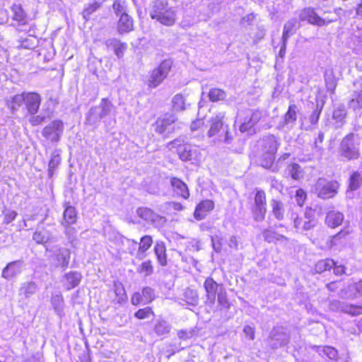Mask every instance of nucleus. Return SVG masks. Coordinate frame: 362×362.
<instances>
[{"mask_svg":"<svg viewBox=\"0 0 362 362\" xmlns=\"http://www.w3.org/2000/svg\"><path fill=\"white\" fill-rule=\"evenodd\" d=\"M101 4L98 1H94L84 8L82 15L86 21L94 20L95 13L100 8Z\"/></svg>","mask_w":362,"mask_h":362,"instance_id":"c85d7f7f","label":"nucleus"},{"mask_svg":"<svg viewBox=\"0 0 362 362\" xmlns=\"http://www.w3.org/2000/svg\"><path fill=\"white\" fill-rule=\"evenodd\" d=\"M173 66V62L170 59H165L153 69L148 76V86L155 88L160 85L167 78Z\"/></svg>","mask_w":362,"mask_h":362,"instance_id":"423d86ee","label":"nucleus"},{"mask_svg":"<svg viewBox=\"0 0 362 362\" xmlns=\"http://www.w3.org/2000/svg\"><path fill=\"white\" fill-rule=\"evenodd\" d=\"M33 239L37 244H45L46 243L49 238L45 236L42 231L36 230L33 235Z\"/></svg>","mask_w":362,"mask_h":362,"instance_id":"4d7b16f0","label":"nucleus"},{"mask_svg":"<svg viewBox=\"0 0 362 362\" xmlns=\"http://www.w3.org/2000/svg\"><path fill=\"white\" fill-rule=\"evenodd\" d=\"M290 176L295 180H299L302 177L303 170L299 164L293 163L287 166Z\"/></svg>","mask_w":362,"mask_h":362,"instance_id":"4c0bfd02","label":"nucleus"},{"mask_svg":"<svg viewBox=\"0 0 362 362\" xmlns=\"http://www.w3.org/2000/svg\"><path fill=\"white\" fill-rule=\"evenodd\" d=\"M208 98L211 103L222 101L226 98V92L220 88H212L208 93Z\"/></svg>","mask_w":362,"mask_h":362,"instance_id":"c756f323","label":"nucleus"},{"mask_svg":"<svg viewBox=\"0 0 362 362\" xmlns=\"http://www.w3.org/2000/svg\"><path fill=\"white\" fill-rule=\"evenodd\" d=\"M70 258L71 252L69 250L66 249L59 250L56 255L55 259L57 261V266L64 269L68 267Z\"/></svg>","mask_w":362,"mask_h":362,"instance_id":"bb28decb","label":"nucleus"},{"mask_svg":"<svg viewBox=\"0 0 362 362\" xmlns=\"http://www.w3.org/2000/svg\"><path fill=\"white\" fill-rule=\"evenodd\" d=\"M317 215L315 209L306 207L303 216H296L293 219L294 227L300 231L312 230L317 224Z\"/></svg>","mask_w":362,"mask_h":362,"instance_id":"9d476101","label":"nucleus"},{"mask_svg":"<svg viewBox=\"0 0 362 362\" xmlns=\"http://www.w3.org/2000/svg\"><path fill=\"white\" fill-rule=\"evenodd\" d=\"M215 208L214 202L211 199L201 200L195 206L193 216L197 221L205 218Z\"/></svg>","mask_w":362,"mask_h":362,"instance_id":"dca6fc26","label":"nucleus"},{"mask_svg":"<svg viewBox=\"0 0 362 362\" xmlns=\"http://www.w3.org/2000/svg\"><path fill=\"white\" fill-rule=\"evenodd\" d=\"M166 209L168 210H175L180 211L184 209L182 204L178 202H168L165 204Z\"/></svg>","mask_w":362,"mask_h":362,"instance_id":"13d9d810","label":"nucleus"},{"mask_svg":"<svg viewBox=\"0 0 362 362\" xmlns=\"http://www.w3.org/2000/svg\"><path fill=\"white\" fill-rule=\"evenodd\" d=\"M167 6V0H156L153 3V11L151 13V18L155 19L160 16V13Z\"/></svg>","mask_w":362,"mask_h":362,"instance_id":"c9c22d12","label":"nucleus"},{"mask_svg":"<svg viewBox=\"0 0 362 362\" xmlns=\"http://www.w3.org/2000/svg\"><path fill=\"white\" fill-rule=\"evenodd\" d=\"M173 108L177 111H182L185 109V99L181 93L176 94L172 100Z\"/></svg>","mask_w":362,"mask_h":362,"instance_id":"58836bf2","label":"nucleus"},{"mask_svg":"<svg viewBox=\"0 0 362 362\" xmlns=\"http://www.w3.org/2000/svg\"><path fill=\"white\" fill-rule=\"evenodd\" d=\"M82 275L80 272L73 271L66 273L63 276L62 284L66 291L76 288L81 283Z\"/></svg>","mask_w":362,"mask_h":362,"instance_id":"6ab92c4d","label":"nucleus"},{"mask_svg":"<svg viewBox=\"0 0 362 362\" xmlns=\"http://www.w3.org/2000/svg\"><path fill=\"white\" fill-rule=\"evenodd\" d=\"M154 267L151 260L143 262L137 268V272L145 276H149L153 273Z\"/></svg>","mask_w":362,"mask_h":362,"instance_id":"e433bc0d","label":"nucleus"},{"mask_svg":"<svg viewBox=\"0 0 362 362\" xmlns=\"http://www.w3.org/2000/svg\"><path fill=\"white\" fill-rule=\"evenodd\" d=\"M170 181L172 189L177 197L184 199H189L190 196L189 190L187 184L182 180L177 177H172Z\"/></svg>","mask_w":362,"mask_h":362,"instance_id":"f3484780","label":"nucleus"},{"mask_svg":"<svg viewBox=\"0 0 362 362\" xmlns=\"http://www.w3.org/2000/svg\"><path fill=\"white\" fill-rule=\"evenodd\" d=\"M203 286L205 291L204 304L206 305L212 307L217 300L218 310H229L230 308L231 303L221 284H218L212 277L209 276L204 280Z\"/></svg>","mask_w":362,"mask_h":362,"instance_id":"f03ea898","label":"nucleus"},{"mask_svg":"<svg viewBox=\"0 0 362 362\" xmlns=\"http://www.w3.org/2000/svg\"><path fill=\"white\" fill-rule=\"evenodd\" d=\"M354 134L350 132L345 135L339 144V155L345 160H357L361 156L359 149L354 144Z\"/></svg>","mask_w":362,"mask_h":362,"instance_id":"1a4fd4ad","label":"nucleus"},{"mask_svg":"<svg viewBox=\"0 0 362 362\" xmlns=\"http://www.w3.org/2000/svg\"><path fill=\"white\" fill-rule=\"evenodd\" d=\"M117 29L119 33L123 34L133 30V24H119Z\"/></svg>","mask_w":362,"mask_h":362,"instance_id":"0e129e2a","label":"nucleus"},{"mask_svg":"<svg viewBox=\"0 0 362 362\" xmlns=\"http://www.w3.org/2000/svg\"><path fill=\"white\" fill-rule=\"evenodd\" d=\"M339 282V281H333L329 282L326 284V288L329 291H332V292L335 291L338 288V283Z\"/></svg>","mask_w":362,"mask_h":362,"instance_id":"774afa93","label":"nucleus"},{"mask_svg":"<svg viewBox=\"0 0 362 362\" xmlns=\"http://www.w3.org/2000/svg\"><path fill=\"white\" fill-rule=\"evenodd\" d=\"M333 273L335 276H339L346 274V267L342 264H339L334 259V266L332 267Z\"/></svg>","mask_w":362,"mask_h":362,"instance_id":"5fc2aeb1","label":"nucleus"},{"mask_svg":"<svg viewBox=\"0 0 362 362\" xmlns=\"http://www.w3.org/2000/svg\"><path fill=\"white\" fill-rule=\"evenodd\" d=\"M45 117L41 115H35L30 118L29 122L32 126H37L45 122Z\"/></svg>","mask_w":362,"mask_h":362,"instance_id":"680f3d73","label":"nucleus"},{"mask_svg":"<svg viewBox=\"0 0 362 362\" xmlns=\"http://www.w3.org/2000/svg\"><path fill=\"white\" fill-rule=\"evenodd\" d=\"M206 136L214 144H230L234 140V136L230 124L227 122L224 114L211 117L209 121Z\"/></svg>","mask_w":362,"mask_h":362,"instance_id":"f257e3e1","label":"nucleus"},{"mask_svg":"<svg viewBox=\"0 0 362 362\" xmlns=\"http://www.w3.org/2000/svg\"><path fill=\"white\" fill-rule=\"evenodd\" d=\"M115 300L117 303H122L127 299V295L124 286L121 283L114 284V291Z\"/></svg>","mask_w":362,"mask_h":362,"instance_id":"2f4dec72","label":"nucleus"},{"mask_svg":"<svg viewBox=\"0 0 362 362\" xmlns=\"http://www.w3.org/2000/svg\"><path fill=\"white\" fill-rule=\"evenodd\" d=\"M153 330L155 333L161 336L169 332V329L166 322L163 320H158L154 325Z\"/></svg>","mask_w":362,"mask_h":362,"instance_id":"49530a36","label":"nucleus"},{"mask_svg":"<svg viewBox=\"0 0 362 362\" xmlns=\"http://www.w3.org/2000/svg\"><path fill=\"white\" fill-rule=\"evenodd\" d=\"M263 118V112L259 109L252 110L250 114L245 117L243 122L239 127V130L242 133H247L249 134H256V125Z\"/></svg>","mask_w":362,"mask_h":362,"instance_id":"9b49d317","label":"nucleus"},{"mask_svg":"<svg viewBox=\"0 0 362 362\" xmlns=\"http://www.w3.org/2000/svg\"><path fill=\"white\" fill-rule=\"evenodd\" d=\"M100 106L102 108L101 115L103 116L106 115L109 112L111 104L107 98H103L101 100Z\"/></svg>","mask_w":362,"mask_h":362,"instance_id":"052dcab7","label":"nucleus"},{"mask_svg":"<svg viewBox=\"0 0 362 362\" xmlns=\"http://www.w3.org/2000/svg\"><path fill=\"white\" fill-rule=\"evenodd\" d=\"M21 271V262L16 260L11 262L3 269L1 276L6 279H11L18 274Z\"/></svg>","mask_w":362,"mask_h":362,"instance_id":"412c9836","label":"nucleus"},{"mask_svg":"<svg viewBox=\"0 0 362 362\" xmlns=\"http://www.w3.org/2000/svg\"><path fill=\"white\" fill-rule=\"evenodd\" d=\"M177 122V117L175 114L165 112L155 120L152 127L157 134L167 137L175 132V124Z\"/></svg>","mask_w":362,"mask_h":362,"instance_id":"6e6552de","label":"nucleus"},{"mask_svg":"<svg viewBox=\"0 0 362 362\" xmlns=\"http://www.w3.org/2000/svg\"><path fill=\"white\" fill-rule=\"evenodd\" d=\"M34 284L33 283H28L23 285L20 291L25 296H28L29 294H32L34 292Z\"/></svg>","mask_w":362,"mask_h":362,"instance_id":"bf43d9fd","label":"nucleus"},{"mask_svg":"<svg viewBox=\"0 0 362 362\" xmlns=\"http://www.w3.org/2000/svg\"><path fill=\"white\" fill-rule=\"evenodd\" d=\"M243 332L250 340L255 339V329L253 327L247 325L245 327Z\"/></svg>","mask_w":362,"mask_h":362,"instance_id":"e2e57ef3","label":"nucleus"},{"mask_svg":"<svg viewBox=\"0 0 362 362\" xmlns=\"http://www.w3.org/2000/svg\"><path fill=\"white\" fill-rule=\"evenodd\" d=\"M324 355L331 361H337L339 358L338 351L332 346H326L323 348Z\"/></svg>","mask_w":362,"mask_h":362,"instance_id":"8fccbe9b","label":"nucleus"},{"mask_svg":"<svg viewBox=\"0 0 362 362\" xmlns=\"http://www.w3.org/2000/svg\"><path fill=\"white\" fill-rule=\"evenodd\" d=\"M322 105H317L315 108L313 110L309 116V121L311 124L315 125L317 124L322 110Z\"/></svg>","mask_w":362,"mask_h":362,"instance_id":"09e8293b","label":"nucleus"},{"mask_svg":"<svg viewBox=\"0 0 362 362\" xmlns=\"http://www.w3.org/2000/svg\"><path fill=\"white\" fill-rule=\"evenodd\" d=\"M64 211L62 225L65 228H69L75 224L78 220V213L76 208L70 204L69 202L64 204Z\"/></svg>","mask_w":362,"mask_h":362,"instance_id":"a211bd4d","label":"nucleus"},{"mask_svg":"<svg viewBox=\"0 0 362 362\" xmlns=\"http://www.w3.org/2000/svg\"><path fill=\"white\" fill-rule=\"evenodd\" d=\"M298 17L300 21H307V23H322V19L316 13L314 8L308 7L299 11Z\"/></svg>","mask_w":362,"mask_h":362,"instance_id":"4be33fe9","label":"nucleus"},{"mask_svg":"<svg viewBox=\"0 0 362 362\" xmlns=\"http://www.w3.org/2000/svg\"><path fill=\"white\" fill-rule=\"evenodd\" d=\"M295 198L297 204L303 206L307 199V194L303 189L299 188L296 191Z\"/></svg>","mask_w":362,"mask_h":362,"instance_id":"864d4df0","label":"nucleus"},{"mask_svg":"<svg viewBox=\"0 0 362 362\" xmlns=\"http://www.w3.org/2000/svg\"><path fill=\"white\" fill-rule=\"evenodd\" d=\"M198 300L196 291L187 288L185 292V300L189 304H194Z\"/></svg>","mask_w":362,"mask_h":362,"instance_id":"603ef678","label":"nucleus"},{"mask_svg":"<svg viewBox=\"0 0 362 362\" xmlns=\"http://www.w3.org/2000/svg\"><path fill=\"white\" fill-rule=\"evenodd\" d=\"M17 216L18 213L15 210H4L3 211L4 223L8 224L13 222Z\"/></svg>","mask_w":362,"mask_h":362,"instance_id":"3c124183","label":"nucleus"},{"mask_svg":"<svg viewBox=\"0 0 362 362\" xmlns=\"http://www.w3.org/2000/svg\"><path fill=\"white\" fill-rule=\"evenodd\" d=\"M253 194L252 202L250 206V212L255 221L261 222L265 219L267 211V194L264 189L259 188H256Z\"/></svg>","mask_w":362,"mask_h":362,"instance_id":"20e7f679","label":"nucleus"},{"mask_svg":"<svg viewBox=\"0 0 362 362\" xmlns=\"http://www.w3.org/2000/svg\"><path fill=\"white\" fill-rule=\"evenodd\" d=\"M257 20V16L253 13H250L242 18V23H249Z\"/></svg>","mask_w":362,"mask_h":362,"instance_id":"338daca9","label":"nucleus"},{"mask_svg":"<svg viewBox=\"0 0 362 362\" xmlns=\"http://www.w3.org/2000/svg\"><path fill=\"white\" fill-rule=\"evenodd\" d=\"M170 149H176V152L180 158L183 161H187L192 159V151L191 146L188 144L181 142L178 139H175L168 144Z\"/></svg>","mask_w":362,"mask_h":362,"instance_id":"2eb2a0df","label":"nucleus"},{"mask_svg":"<svg viewBox=\"0 0 362 362\" xmlns=\"http://www.w3.org/2000/svg\"><path fill=\"white\" fill-rule=\"evenodd\" d=\"M134 316L139 320H145L148 319H153L156 317V313L152 307L146 306L138 309L134 313Z\"/></svg>","mask_w":362,"mask_h":362,"instance_id":"cd10ccee","label":"nucleus"},{"mask_svg":"<svg viewBox=\"0 0 362 362\" xmlns=\"http://www.w3.org/2000/svg\"><path fill=\"white\" fill-rule=\"evenodd\" d=\"M349 105L354 110L362 108V89L355 92L354 97L349 100Z\"/></svg>","mask_w":362,"mask_h":362,"instance_id":"79ce46f5","label":"nucleus"},{"mask_svg":"<svg viewBox=\"0 0 362 362\" xmlns=\"http://www.w3.org/2000/svg\"><path fill=\"white\" fill-rule=\"evenodd\" d=\"M334 266V259L325 258L317 260L313 265V270L315 274H322L330 271Z\"/></svg>","mask_w":362,"mask_h":362,"instance_id":"b1692460","label":"nucleus"},{"mask_svg":"<svg viewBox=\"0 0 362 362\" xmlns=\"http://www.w3.org/2000/svg\"><path fill=\"white\" fill-rule=\"evenodd\" d=\"M112 12L118 20L117 23H132L125 0H115L112 4Z\"/></svg>","mask_w":362,"mask_h":362,"instance_id":"4468645a","label":"nucleus"},{"mask_svg":"<svg viewBox=\"0 0 362 362\" xmlns=\"http://www.w3.org/2000/svg\"><path fill=\"white\" fill-rule=\"evenodd\" d=\"M339 188L340 183L338 180L321 177L315 183L313 192L321 199H329L337 195Z\"/></svg>","mask_w":362,"mask_h":362,"instance_id":"39448f33","label":"nucleus"},{"mask_svg":"<svg viewBox=\"0 0 362 362\" xmlns=\"http://www.w3.org/2000/svg\"><path fill=\"white\" fill-rule=\"evenodd\" d=\"M153 252L158 264L161 267L168 265L167 247L163 241L157 242L153 247Z\"/></svg>","mask_w":362,"mask_h":362,"instance_id":"aec40b11","label":"nucleus"},{"mask_svg":"<svg viewBox=\"0 0 362 362\" xmlns=\"http://www.w3.org/2000/svg\"><path fill=\"white\" fill-rule=\"evenodd\" d=\"M64 122L61 119H54L43 128L42 134L52 142H58L64 132Z\"/></svg>","mask_w":362,"mask_h":362,"instance_id":"f8f14e48","label":"nucleus"},{"mask_svg":"<svg viewBox=\"0 0 362 362\" xmlns=\"http://www.w3.org/2000/svg\"><path fill=\"white\" fill-rule=\"evenodd\" d=\"M153 245V238L149 235H146L140 238L139 243L138 252L144 254L148 251Z\"/></svg>","mask_w":362,"mask_h":362,"instance_id":"473e14b6","label":"nucleus"},{"mask_svg":"<svg viewBox=\"0 0 362 362\" xmlns=\"http://www.w3.org/2000/svg\"><path fill=\"white\" fill-rule=\"evenodd\" d=\"M42 98L35 91L22 92L11 97L6 102L7 107L13 112L24 105L28 113L32 115L38 112Z\"/></svg>","mask_w":362,"mask_h":362,"instance_id":"7ed1b4c3","label":"nucleus"},{"mask_svg":"<svg viewBox=\"0 0 362 362\" xmlns=\"http://www.w3.org/2000/svg\"><path fill=\"white\" fill-rule=\"evenodd\" d=\"M361 174L358 171L352 172L349 178V189L351 191L358 189L361 186Z\"/></svg>","mask_w":362,"mask_h":362,"instance_id":"f704fd0d","label":"nucleus"},{"mask_svg":"<svg viewBox=\"0 0 362 362\" xmlns=\"http://www.w3.org/2000/svg\"><path fill=\"white\" fill-rule=\"evenodd\" d=\"M12 11L13 13V20L20 22L25 19V13L23 11L21 4H13L12 6Z\"/></svg>","mask_w":362,"mask_h":362,"instance_id":"c03bdc74","label":"nucleus"},{"mask_svg":"<svg viewBox=\"0 0 362 362\" xmlns=\"http://www.w3.org/2000/svg\"><path fill=\"white\" fill-rule=\"evenodd\" d=\"M106 45L108 47H112L113 49L115 54L119 58L123 57L128 47V45L126 42H122L119 40L115 39L107 41Z\"/></svg>","mask_w":362,"mask_h":362,"instance_id":"a878e982","label":"nucleus"},{"mask_svg":"<svg viewBox=\"0 0 362 362\" xmlns=\"http://www.w3.org/2000/svg\"><path fill=\"white\" fill-rule=\"evenodd\" d=\"M175 11L173 8H165L161 12L160 16H157L155 19L160 21V23H165V21L174 23L175 21Z\"/></svg>","mask_w":362,"mask_h":362,"instance_id":"72a5a7b5","label":"nucleus"},{"mask_svg":"<svg viewBox=\"0 0 362 362\" xmlns=\"http://www.w3.org/2000/svg\"><path fill=\"white\" fill-rule=\"evenodd\" d=\"M351 291L355 296H362V279L354 282L351 285Z\"/></svg>","mask_w":362,"mask_h":362,"instance_id":"6e6d98bb","label":"nucleus"},{"mask_svg":"<svg viewBox=\"0 0 362 362\" xmlns=\"http://www.w3.org/2000/svg\"><path fill=\"white\" fill-rule=\"evenodd\" d=\"M262 235L264 240L268 243H272L274 240H279L281 238H283L282 235H278L276 231L269 229H265L262 232Z\"/></svg>","mask_w":362,"mask_h":362,"instance_id":"de8ad7c7","label":"nucleus"},{"mask_svg":"<svg viewBox=\"0 0 362 362\" xmlns=\"http://www.w3.org/2000/svg\"><path fill=\"white\" fill-rule=\"evenodd\" d=\"M279 143L274 136H269L263 140L261 165L269 169L274 163Z\"/></svg>","mask_w":362,"mask_h":362,"instance_id":"0eeeda50","label":"nucleus"},{"mask_svg":"<svg viewBox=\"0 0 362 362\" xmlns=\"http://www.w3.org/2000/svg\"><path fill=\"white\" fill-rule=\"evenodd\" d=\"M156 298L154 290L149 287L145 286L140 291L134 292L131 296V303L134 306L141 304H149Z\"/></svg>","mask_w":362,"mask_h":362,"instance_id":"ddd939ff","label":"nucleus"},{"mask_svg":"<svg viewBox=\"0 0 362 362\" xmlns=\"http://www.w3.org/2000/svg\"><path fill=\"white\" fill-rule=\"evenodd\" d=\"M204 126V122L202 119H196L192 122L190 129L192 132L197 131L202 128Z\"/></svg>","mask_w":362,"mask_h":362,"instance_id":"69168bd1","label":"nucleus"},{"mask_svg":"<svg viewBox=\"0 0 362 362\" xmlns=\"http://www.w3.org/2000/svg\"><path fill=\"white\" fill-rule=\"evenodd\" d=\"M344 313L352 316L360 315L362 314V305L355 304H347L343 306Z\"/></svg>","mask_w":362,"mask_h":362,"instance_id":"ea45409f","label":"nucleus"},{"mask_svg":"<svg viewBox=\"0 0 362 362\" xmlns=\"http://www.w3.org/2000/svg\"><path fill=\"white\" fill-rule=\"evenodd\" d=\"M343 221L344 215L339 211H330L325 217V223L332 228H335L341 225Z\"/></svg>","mask_w":362,"mask_h":362,"instance_id":"5701e85b","label":"nucleus"},{"mask_svg":"<svg viewBox=\"0 0 362 362\" xmlns=\"http://www.w3.org/2000/svg\"><path fill=\"white\" fill-rule=\"evenodd\" d=\"M298 107L295 104H290L288 107L287 111L284 113L283 117V124L287 125L294 124L298 119Z\"/></svg>","mask_w":362,"mask_h":362,"instance_id":"393cba45","label":"nucleus"},{"mask_svg":"<svg viewBox=\"0 0 362 362\" xmlns=\"http://www.w3.org/2000/svg\"><path fill=\"white\" fill-rule=\"evenodd\" d=\"M272 211L274 217L281 221L284 218V207L283 203L278 199L272 200Z\"/></svg>","mask_w":362,"mask_h":362,"instance_id":"7c9ffc66","label":"nucleus"},{"mask_svg":"<svg viewBox=\"0 0 362 362\" xmlns=\"http://www.w3.org/2000/svg\"><path fill=\"white\" fill-rule=\"evenodd\" d=\"M137 214L141 218L146 221H154V216L156 214L153 211L147 207H139L137 209Z\"/></svg>","mask_w":362,"mask_h":362,"instance_id":"a19ab883","label":"nucleus"},{"mask_svg":"<svg viewBox=\"0 0 362 362\" xmlns=\"http://www.w3.org/2000/svg\"><path fill=\"white\" fill-rule=\"evenodd\" d=\"M37 44V39L33 35H29L28 37L21 41L20 47L23 49H33Z\"/></svg>","mask_w":362,"mask_h":362,"instance_id":"37998d69","label":"nucleus"},{"mask_svg":"<svg viewBox=\"0 0 362 362\" xmlns=\"http://www.w3.org/2000/svg\"><path fill=\"white\" fill-rule=\"evenodd\" d=\"M60 163V158L58 155H54L51 157L48 164L49 177H52Z\"/></svg>","mask_w":362,"mask_h":362,"instance_id":"a18cd8bd","label":"nucleus"}]
</instances>
